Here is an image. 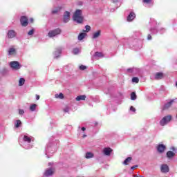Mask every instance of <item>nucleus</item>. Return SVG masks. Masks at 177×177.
Wrapping results in <instances>:
<instances>
[{"label": "nucleus", "mask_w": 177, "mask_h": 177, "mask_svg": "<svg viewBox=\"0 0 177 177\" xmlns=\"http://www.w3.org/2000/svg\"><path fill=\"white\" fill-rule=\"evenodd\" d=\"M166 149H167V147L163 144H160L157 147V150L158 153H164V151H165Z\"/></svg>", "instance_id": "nucleus-7"}, {"label": "nucleus", "mask_w": 177, "mask_h": 177, "mask_svg": "<svg viewBox=\"0 0 177 177\" xmlns=\"http://www.w3.org/2000/svg\"><path fill=\"white\" fill-rule=\"evenodd\" d=\"M21 125V121L20 120H17V123L15 124L16 128H19Z\"/></svg>", "instance_id": "nucleus-31"}, {"label": "nucleus", "mask_w": 177, "mask_h": 177, "mask_svg": "<svg viewBox=\"0 0 177 177\" xmlns=\"http://www.w3.org/2000/svg\"><path fill=\"white\" fill-rule=\"evenodd\" d=\"M61 32H62V30H60L59 28H57L53 30H50L48 32V36L49 37V38H53V37H56V35H59V34H61Z\"/></svg>", "instance_id": "nucleus-3"}, {"label": "nucleus", "mask_w": 177, "mask_h": 177, "mask_svg": "<svg viewBox=\"0 0 177 177\" xmlns=\"http://www.w3.org/2000/svg\"><path fill=\"white\" fill-rule=\"evenodd\" d=\"M62 10V7H57L56 9L52 10L53 15H56V13L60 12Z\"/></svg>", "instance_id": "nucleus-21"}, {"label": "nucleus", "mask_w": 177, "mask_h": 177, "mask_svg": "<svg viewBox=\"0 0 177 177\" xmlns=\"http://www.w3.org/2000/svg\"><path fill=\"white\" fill-rule=\"evenodd\" d=\"M86 99V95H79L76 97V101L80 102L81 100H85Z\"/></svg>", "instance_id": "nucleus-17"}, {"label": "nucleus", "mask_w": 177, "mask_h": 177, "mask_svg": "<svg viewBox=\"0 0 177 177\" xmlns=\"http://www.w3.org/2000/svg\"><path fill=\"white\" fill-rule=\"evenodd\" d=\"M55 99H64V95L63 93H60L59 94H55Z\"/></svg>", "instance_id": "nucleus-20"}, {"label": "nucleus", "mask_w": 177, "mask_h": 177, "mask_svg": "<svg viewBox=\"0 0 177 177\" xmlns=\"http://www.w3.org/2000/svg\"><path fill=\"white\" fill-rule=\"evenodd\" d=\"M132 82H135L136 84H138L139 83V78L137 77H133L132 78Z\"/></svg>", "instance_id": "nucleus-30"}, {"label": "nucleus", "mask_w": 177, "mask_h": 177, "mask_svg": "<svg viewBox=\"0 0 177 177\" xmlns=\"http://www.w3.org/2000/svg\"><path fill=\"white\" fill-rule=\"evenodd\" d=\"M174 100H171L170 102L168 103L165 104V106L162 108V110H168L171 106H172V103H174Z\"/></svg>", "instance_id": "nucleus-13"}, {"label": "nucleus", "mask_w": 177, "mask_h": 177, "mask_svg": "<svg viewBox=\"0 0 177 177\" xmlns=\"http://www.w3.org/2000/svg\"><path fill=\"white\" fill-rule=\"evenodd\" d=\"M86 35V33H84V32L80 33L78 35V40L82 41V39L85 38Z\"/></svg>", "instance_id": "nucleus-18"}, {"label": "nucleus", "mask_w": 177, "mask_h": 177, "mask_svg": "<svg viewBox=\"0 0 177 177\" xmlns=\"http://www.w3.org/2000/svg\"><path fill=\"white\" fill-rule=\"evenodd\" d=\"M20 23L22 27H27L28 26V18L26 16H21Z\"/></svg>", "instance_id": "nucleus-5"}, {"label": "nucleus", "mask_w": 177, "mask_h": 177, "mask_svg": "<svg viewBox=\"0 0 177 177\" xmlns=\"http://www.w3.org/2000/svg\"><path fill=\"white\" fill-rule=\"evenodd\" d=\"M19 114H20V115L24 114V110L20 109L19 111Z\"/></svg>", "instance_id": "nucleus-38"}, {"label": "nucleus", "mask_w": 177, "mask_h": 177, "mask_svg": "<svg viewBox=\"0 0 177 177\" xmlns=\"http://www.w3.org/2000/svg\"><path fill=\"white\" fill-rule=\"evenodd\" d=\"M151 35H148V36H147V39H148V41H150L151 39Z\"/></svg>", "instance_id": "nucleus-41"}, {"label": "nucleus", "mask_w": 177, "mask_h": 177, "mask_svg": "<svg viewBox=\"0 0 177 177\" xmlns=\"http://www.w3.org/2000/svg\"><path fill=\"white\" fill-rule=\"evenodd\" d=\"M86 158H93V153L91 152H87L86 153Z\"/></svg>", "instance_id": "nucleus-27"}, {"label": "nucleus", "mask_w": 177, "mask_h": 177, "mask_svg": "<svg viewBox=\"0 0 177 177\" xmlns=\"http://www.w3.org/2000/svg\"><path fill=\"white\" fill-rule=\"evenodd\" d=\"M143 3H150L151 0H142Z\"/></svg>", "instance_id": "nucleus-35"}, {"label": "nucleus", "mask_w": 177, "mask_h": 177, "mask_svg": "<svg viewBox=\"0 0 177 177\" xmlns=\"http://www.w3.org/2000/svg\"><path fill=\"white\" fill-rule=\"evenodd\" d=\"M111 153H113V149L110 147H105L103 149V153L105 156H110V154H111Z\"/></svg>", "instance_id": "nucleus-10"}, {"label": "nucleus", "mask_w": 177, "mask_h": 177, "mask_svg": "<svg viewBox=\"0 0 177 177\" xmlns=\"http://www.w3.org/2000/svg\"><path fill=\"white\" fill-rule=\"evenodd\" d=\"M55 174V169L53 168H49L46 169L44 172V176H52Z\"/></svg>", "instance_id": "nucleus-6"}, {"label": "nucleus", "mask_w": 177, "mask_h": 177, "mask_svg": "<svg viewBox=\"0 0 177 177\" xmlns=\"http://www.w3.org/2000/svg\"><path fill=\"white\" fill-rule=\"evenodd\" d=\"M135 17H136L135 12H130V14L127 17V21H132V20H133Z\"/></svg>", "instance_id": "nucleus-14"}, {"label": "nucleus", "mask_w": 177, "mask_h": 177, "mask_svg": "<svg viewBox=\"0 0 177 177\" xmlns=\"http://www.w3.org/2000/svg\"><path fill=\"white\" fill-rule=\"evenodd\" d=\"M16 37V32L14 30H10L8 32V38H15Z\"/></svg>", "instance_id": "nucleus-12"}, {"label": "nucleus", "mask_w": 177, "mask_h": 177, "mask_svg": "<svg viewBox=\"0 0 177 177\" xmlns=\"http://www.w3.org/2000/svg\"><path fill=\"white\" fill-rule=\"evenodd\" d=\"M170 150H172V151H176V148L175 147H172L170 148Z\"/></svg>", "instance_id": "nucleus-40"}, {"label": "nucleus", "mask_w": 177, "mask_h": 177, "mask_svg": "<svg viewBox=\"0 0 177 177\" xmlns=\"http://www.w3.org/2000/svg\"><path fill=\"white\" fill-rule=\"evenodd\" d=\"M176 86H177V82L176 83Z\"/></svg>", "instance_id": "nucleus-47"}, {"label": "nucleus", "mask_w": 177, "mask_h": 177, "mask_svg": "<svg viewBox=\"0 0 177 177\" xmlns=\"http://www.w3.org/2000/svg\"><path fill=\"white\" fill-rule=\"evenodd\" d=\"M15 53H16V49L13 48H11L9 49L8 55H15Z\"/></svg>", "instance_id": "nucleus-23"}, {"label": "nucleus", "mask_w": 177, "mask_h": 177, "mask_svg": "<svg viewBox=\"0 0 177 177\" xmlns=\"http://www.w3.org/2000/svg\"><path fill=\"white\" fill-rule=\"evenodd\" d=\"M80 70H82V71H84V70H86V66L85 65H81L80 66Z\"/></svg>", "instance_id": "nucleus-33"}, {"label": "nucleus", "mask_w": 177, "mask_h": 177, "mask_svg": "<svg viewBox=\"0 0 177 177\" xmlns=\"http://www.w3.org/2000/svg\"><path fill=\"white\" fill-rule=\"evenodd\" d=\"M37 108V104H32V105H30V111H35V109Z\"/></svg>", "instance_id": "nucleus-28"}, {"label": "nucleus", "mask_w": 177, "mask_h": 177, "mask_svg": "<svg viewBox=\"0 0 177 177\" xmlns=\"http://www.w3.org/2000/svg\"><path fill=\"white\" fill-rule=\"evenodd\" d=\"M24 82H26V80L24 78H20L19 81V86H23Z\"/></svg>", "instance_id": "nucleus-25"}, {"label": "nucleus", "mask_w": 177, "mask_h": 177, "mask_svg": "<svg viewBox=\"0 0 177 177\" xmlns=\"http://www.w3.org/2000/svg\"><path fill=\"white\" fill-rule=\"evenodd\" d=\"M91 1H93V0H91Z\"/></svg>", "instance_id": "nucleus-48"}, {"label": "nucleus", "mask_w": 177, "mask_h": 177, "mask_svg": "<svg viewBox=\"0 0 177 177\" xmlns=\"http://www.w3.org/2000/svg\"><path fill=\"white\" fill-rule=\"evenodd\" d=\"M73 21H76L78 24H81L84 21V16H82V10H76L73 17Z\"/></svg>", "instance_id": "nucleus-1"}, {"label": "nucleus", "mask_w": 177, "mask_h": 177, "mask_svg": "<svg viewBox=\"0 0 177 177\" xmlns=\"http://www.w3.org/2000/svg\"><path fill=\"white\" fill-rule=\"evenodd\" d=\"M160 171L163 174H167V172H169V167H168L167 165H162L160 167Z\"/></svg>", "instance_id": "nucleus-8"}, {"label": "nucleus", "mask_w": 177, "mask_h": 177, "mask_svg": "<svg viewBox=\"0 0 177 177\" xmlns=\"http://www.w3.org/2000/svg\"><path fill=\"white\" fill-rule=\"evenodd\" d=\"M102 33L101 30H97V32H94L93 35V39H96V38H99V36Z\"/></svg>", "instance_id": "nucleus-16"}, {"label": "nucleus", "mask_w": 177, "mask_h": 177, "mask_svg": "<svg viewBox=\"0 0 177 177\" xmlns=\"http://www.w3.org/2000/svg\"><path fill=\"white\" fill-rule=\"evenodd\" d=\"M175 156H176L175 152H174L172 151H168L166 153V157H167L169 158V160L174 158V157H175Z\"/></svg>", "instance_id": "nucleus-11"}, {"label": "nucleus", "mask_w": 177, "mask_h": 177, "mask_svg": "<svg viewBox=\"0 0 177 177\" xmlns=\"http://www.w3.org/2000/svg\"><path fill=\"white\" fill-rule=\"evenodd\" d=\"M94 56H95V57H104V55H103V53H99V52H95Z\"/></svg>", "instance_id": "nucleus-24"}, {"label": "nucleus", "mask_w": 177, "mask_h": 177, "mask_svg": "<svg viewBox=\"0 0 177 177\" xmlns=\"http://www.w3.org/2000/svg\"><path fill=\"white\" fill-rule=\"evenodd\" d=\"M10 67H11L12 70H20V68H21V66L20 65V63L17 61L10 62Z\"/></svg>", "instance_id": "nucleus-4"}, {"label": "nucleus", "mask_w": 177, "mask_h": 177, "mask_svg": "<svg viewBox=\"0 0 177 177\" xmlns=\"http://www.w3.org/2000/svg\"><path fill=\"white\" fill-rule=\"evenodd\" d=\"M73 53H74V55H78V53H80V49L74 48L73 49Z\"/></svg>", "instance_id": "nucleus-32"}, {"label": "nucleus", "mask_w": 177, "mask_h": 177, "mask_svg": "<svg viewBox=\"0 0 177 177\" xmlns=\"http://www.w3.org/2000/svg\"><path fill=\"white\" fill-rule=\"evenodd\" d=\"M130 110H131V111H133L134 113H135V111H136V109L135 107H133V106H131L130 107Z\"/></svg>", "instance_id": "nucleus-37"}, {"label": "nucleus", "mask_w": 177, "mask_h": 177, "mask_svg": "<svg viewBox=\"0 0 177 177\" xmlns=\"http://www.w3.org/2000/svg\"><path fill=\"white\" fill-rule=\"evenodd\" d=\"M24 142H28V143H31V138H30L27 136H24Z\"/></svg>", "instance_id": "nucleus-22"}, {"label": "nucleus", "mask_w": 177, "mask_h": 177, "mask_svg": "<svg viewBox=\"0 0 177 177\" xmlns=\"http://www.w3.org/2000/svg\"><path fill=\"white\" fill-rule=\"evenodd\" d=\"M82 131H86V129L85 127H82Z\"/></svg>", "instance_id": "nucleus-44"}, {"label": "nucleus", "mask_w": 177, "mask_h": 177, "mask_svg": "<svg viewBox=\"0 0 177 177\" xmlns=\"http://www.w3.org/2000/svg\"><path fill=\"white\" fill-rule=\"evenodd\" d=\"M136 168H138V165H135V166H132V167H131V169H132V170L133 171L134 169H136Z\"/></svg>", "instance_id": "nucleus-39"}, {"label": "nucleus", "mask_w": 177, "mask_h": 177, "mask_svg": "<svg viewBox=\"0 0 177 177\" xmlns=\"http://www.w3.org/2000/svg\"><path fill=\"white\" fill-rule=\"evenodd\" d=\"M63 111L64 113H68V111H70V108L66 106L65 108H64Z\"/></svg>", "instance_id": "nucleus-34"}, {"label": "nucleus", "mask_w": 177, "mask_h": 177, "mask_svg": "<svg viewBox=\"0 0 177 177\" xmlns=\"http://www.w3.org/2000/svg\"><path fill=\"white\" fill-rule=\"evenodd\" d=\"M28 35H32L34 34V29L30 30L28 32Z\"/></svg>", "instance_id": "nucleus-36"}, {"label": "nucleus", "mask_w": 177, "mask_h": 177, "mask_svg": "<svg viewBox=\"0 0 177 177\" xmlns=\"http://www.w3.org/2000/svg\"><path fill=\"white\" fill-rule=\"evenodd\" d=\"M131 161H132V157H128V158H127L124 160L123 164H124V165H128V164H129V162H131Z\"/></svg>", "instance_id": "nucleus-19"}, {"label": "nucleus", "mask_w": 177, "mask_h": 177, "mask_svg": "<svg viewBox=\"0 0 177 177\" xmlns=\"http://www.w3.org/2000/svg\"><path fill=\"white\" fill-rule=\"evenodd\" d=\"M40 96L39 95L37 94L36 95V100H39Z\"/></svg>", "instance_id": "nucleus-42"}, {"label": "nucleus", "mask_w": 177, "mask_h": 177, "mask_svg": "<svg viewBox=\"0 0 177 177\" xmlns=\"http://www.w3.org/2000/svg\"><path fill=\"white\" fill-rule=\"evenodd\" d=\"M86 30H83V32H89V31H91V26H89V25H86L85 26Z\"/></svg>", "instance_id": "nucleus-29"}, {"label": "nucleus", "mask_w": 177, "mask_h": 177, "mask_svg": "<svg viewBox=\"0 0 177 177\" xmlns=\"http://www.w3.org/2000/svg\"><path fill=\"white\" fill-rule=\"evenodd\" d=\"M30 23H34V19L30 18Z\"/></svg>", "instance_id": "nucleus-43"}, {"label": "nucleus", "mask_w": 177, "mask_h": 177, "mask_svg": "<svg viewBox=\"0 0 177 177\" xmlns=\"http://www.w3.org/2000/svg\"><path fill=\"white\" fill-rule=\"evenodd\" d=\"M83 138H86V134H84Z\"/></svg>", "instance_id": "nucleus-45"}, {"label": "nucleus", "mask_w": 177, "mask_h": 177, "mask_svg": "<svg viewBox=\"0 0 177 177\" xmlns=\"http://www.w3.org/2000/svg\"><path fill=\"white\" fill-rule=\"evenodd\" d=\"M70 21V12L66 11L64 14V22L68 23Z\"/></svg>", "instance_id": "nucleus-9"}, {"label": "nucleus", "mask_w": 177, "mask_h": 177, "mask_svg": "<svg viewBox=\"0 0 177 177\" xmlns=\"http://www.w3.org/2000/svg\"><path fill=\"white\" fill-rule=\"evenodd\" d=\"M162 78H164L163 73H157L155 75V80H162Z\"/></svg>", "instance_id": "nucleus-15"}, {"label": "nucleus", "mask_w": 177, "mask_h": 177, "mask_svg": "<svg viewBox=\"0 0 177 177\" xmlns=\"http://www.w3.org/2000/svg\"><path fill=\"white\" fill-rule=\"evenodd\" d=\"M131 71V69H128V71Z\"/></svg>", "instance_id": "nucleus-46"}, {"label": "nucleus", "mask_w": 177, "mask_h": 177, "mask_svg": "<svg viewBox=\"0 0 177 177\" xmlns=\"http://www.w3.org/2000/svg\"><path fill=\"white\" fill-rule=\"evenodd\" d=\"M136 97H137L136 93V92H132L131 93V100H136Z\"/></svg>", "instance_id": "nucleus-26"}, {"label": "nucleus", "mask_w": 177, "mask_h": 177, "mask_svg": "<svg viewBox=\"0 0 177 177\" xmlns=\"http://www.w3.org/2000/svg\"><path fill=\"white\" fill-rule=\"evenodd\" d=\"M171 120H172V115H169L167 116H165L160 121V124L162 127H164V125H167V124L169 122H171Z\"/></svg>", "instance_id": "nucleus-2"}]
</instances>
